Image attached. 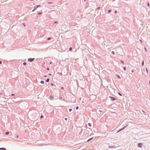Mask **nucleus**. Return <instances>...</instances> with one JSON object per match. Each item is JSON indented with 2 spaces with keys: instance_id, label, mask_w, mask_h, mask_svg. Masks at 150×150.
Here are the masks:
<instances>
[{
  "instance_id": "obj_1",
  "label": "nucleus",
  "mask_w": 150,
  "mask_h": 150,
  "mask_svg": "<svg viewBox=\"0 0 150 150\" xmlns=\"http://www.w3.org/2000/svg\"><path fill=\"white\" fill-rule=\"evenodd\" d=\"M128 126V125H126V126H125V127H122V128H121V129H120L117 132V133H118L119 132H120V131H122V130H123L125 128L127 127V126Z\"/></svg>"
},
{
  "instance_id": "obj_2",
  "label": "nucleus",
  "mask_w": 150,
  "mask_h": 150,
  "mask_svg": "<svg viewBox=\"0 0 150 150\" xmlns=\"http://www.w3.org/2000/svg\"><path fill=\"white\" fill-rule=\"evenodd\" d=\"M35 59L34 58H29L28 59V61L29 62H31L33 61Z\"/></svg>"
},
{
  "instance_id": "obj_3",
  "label": "nucleus",
  "mask_w": 150,
  "mask_h": 150,
  "mask_svg": "<svg viewBox=\"0 0 150 150\" xmlns=\"http://www.w3.org/2000/svg\"><path fill=\"white\" fill-rule=\"evenodd\" d=\"M109 98H110L112 101H114L116 100V99L115 97H112L111 96H110Z\"/></svg>"
},
{
  "instance_id": "obj_4",
  "label": "nucleus",
  "mask_w": 150,
  "mask_h": 150,
  "mask_svg": "<svg viewBox=\"0 0 150 150\" xmlns=\"http://www.w3.org/2000/svg\"><path fill=\"white\" fill-rule=\"evenodd\" d=\"M142 144V143H139L138 144L137 146L138 147H141Z\"/></svg>"
},
{
  "instance_id": "obj_5",
  "label": "nucleus",
  "mask_w": 150,
  "mask_h": 150,
  "mask_svg": "<svg viewBox=\"0 0 150 150\" xmlns=\"http://www.w3.org/2000/svg\"><path fill=\"white\" fill-rule=\"evenodd\" d=\"M102 111L101 110H98L97 112V113H98V114L99 115H101V114H102Z\"/></svg>"
},
{
  "instance_id": "obj_6",
  "label": "nucleus",
  "mask_w": 150,
  "mask_h": 150,
  "mask_svg": "<svg viewBox=\"0 0 150 150\" xmlns=\"http://www.w3.org/2000/svg\"><path fill=\"white\" fill-rule=\"evenodd\" d=\"M49 98L51 100H53L54 99V97L53 96H50L49 97Z\"/></svg>"
},
{
  "instance_id": "obj_7",
  "label": "nucleus",
  "mask_w": 150,
  "mask_h": 150,
  "mask_svg": "<svg viewBox=\"0 0 150 150\" xmlns=\"http://www.w3.org/2000/svg\"><path fill=\"white\" fill-rule=\"evenodd\" d=\"M116 147L115 146V145L114 146H108V148H116Z\"/></svg>"
},
{
  "instance_id": "obj_8",
  "label": "nucleus",
  "mask_w": 150,
  "mask_h": 150,
  "mask_svg": "<svg viewBox=\"0 0 150 150\" xmlns=\"http://www.w3.org/2000/svg\"><path fill=\"white\" fill-rule=\"evenodd\" d=\"M6 149L5 148H0V150H6Z\"/></svg>"
},
{
  "instance_id": "obj_9",
  "label": "nucleus",
  "mask_w": 150,
  "mask_h": 150,
  "mask_svg": "<svg viewBox=\"0 0 150 150\" xmlns=\"http://www.w3.org/2000/svg\"><path fill=\"white\" fill-rule=\"evenodd\" d=\"M41 6L40 5H38L36 6H35V8H36L37 9V8H38V7H40Z\"/></svg>"
},
{
  "instance_id": "obj_10",
  "label": "nucleus",
  "mask_w": 150,
  "mask_h": 150,
  "mask_svg": "<svg viewBox=\"0 0 150 150\" xmlns=\"http://www.w3.org/2000/svg\"><path fill=\"white\" fill-rule=\"evenodd\" d=\"M144 60H143V61H142V66H143L144 65Z\"/></svg>"
},
{
  "instance_id": "obj_11",
  "label": "nucleus",
  "mask_w": 150,
  "mask_h": 150,
  "mask_svg": "<svg viewBox=\"0 0 150 150\" xmlns=\"http://www.w3.org/2000/svg\"><path fill=\"white\" fill-rule=\"evenodd\" d=\"M93 138V137L90 138V139H88V140L87 142H89V141L91 140Z\"/></svg>"
},
{
  "instance_id": "obj_12",
  "label": "nucleus",
  "mask_w": 150,
  "mask_h": 150,
  "mask_svg": "<svg viewBox=\"0 0 150 150\" xmlns=\"http://www.w3.org/2000/svg\"><path fill=\"white\" fill-rule=\"evenodd\" d=\"M52 39V38H50V37H49V38H48L47 39V40H51V39Z\"/></svg>"
},
{
  "instance_id": "obj_13",
  "label": "nucleus",
  "mask_w": 150,
  "mask_h": 150,
  "mask_svg": "<svg viewBox=\"0 0 150 150\" xmlns=\"http://www.w3.org/2000/svg\"><path fill=\"white\" fill-rule=\"evenodd\" d=\"M49 80H50V79H49V78H48V79H46V82H49Z\"/></svg>"
},
{
  "instance_id": "obj_14",
  "label": "nucleus",
  "mask_w": 150,
  "mask_h": 150,
  "mask_svg": "<svg viewBox=\"0 0 150 150\" xmlns=\"http://www.w3.org/2000/svg\"><path fill=\"white\" fill-rule=\"evenodd\" d=\"M112 10L111 9H109L108 11V13H110L111 11Z\"/></svg>"
},
{
  "instance_id": "obj_15",
  "label": "nucleus",
  "mask_w": 150,
  "mask_h": 150,
  "mask_svg": "<svg viewBox=\"0 0 150 150\" xmlns=\"http://www.w3.org/2000/svg\"><path fill=\"white\" fill-rule=\"evenodd\" d=\"M100 8V7H98L97 9L96 10V11H97L98 10H99Z\"/></svg>"
},
{
  "instance_id": "obj_16",
  "label": "nucleus",
  "mask_w": 150,
  "mask_h": 150,
  "mask_svg": "<svg viewBox=\"0 0 150 150\" xmlns=\"http://www.w3.org/2000/svg\"><path fill=\"white\" fill-rule=\"evenodd\" d=\"M36 9V8L34 7L33 9L32 10V12H34L35 10Z\"/></svg>"
},
{
  "instance_id": "obj_17",
  "label": "nucleus",
  "mask_w": 150,
  "mask_h": 150,
  "mask_svg": "<svg viewBox=\"0 0 150 150\" xmlns=\"http://www.w3.org/2000/svg\"><path fill=\"white\" fill-rule=\"evenodd\" d=\"M40 83L42 84H43L44 83V81H40Z\"/></svg>"
},
{
  "instance_id": "obj_18",
  "label": "nucleus",
  "mask_w": 150,
  "mask_h": 150,
  "mask_svg": "<svg viewBox=\"0 0 150 150\" xmlns=\"http://www.w3.org/2000/svg\"><path fill=\"white\" fill-rule=\"evenodd\" d=\"M72 50V48L71 47H70L69 48V51H71Z\"/></svg>"
},
{
  "instance_id": "obj_19",
  "label": "nucleus",
  "mask_w": 150,
  "mask_h": 150,
  "mask_svg": "<svg viewBox=\"0 0 150 150\" xmlns=\"http://www.w3.org/2000/svg\"><path fill=\"white\" fill-rule=\"evenodd\" d=\"M9 134V132H5V134L6 135H8Z\"/></svg>"
},
{
  "instance_id": "obj_20",
  "label": "nucleus",
  "mask_w": 150,
  "mask_h": 150,
  "mask_svg": "<svg viewBox=\"0 0 150 150\" xmlns=\"http://www.w3.org/2000/svg\"><path fill=\"white\" fill-rule=\"evenodd\" d=\"M88 125L90 127H91V123H88Z\"/></svg>"
},
{
  "instance_id": "obj_21",
  "label": "nucleus",
  "mask_w": 150,
  "mask_h": 150,
  "mask_svg": "<svg viewBox=\"0 0 150 150\" xmlns=\"http://www.w3.org/2000/svg\"><path fill=\"white\" fill-rule=\"evenodd\" d=\"M117 77L119 79H120V78H121L120 76L118 75H117Z\"/></svg>"
},
{
  "instance_id": "obj_22",
  "label": "nucleus",
  "mask_w": 150,
  "mask_h": 150,
  "mask_svg": "<svg viewBox=\"0 0 150 150\" xmlns=\"http://www.w3.org/2000/svg\"><path fill=\"white\" fill-rule=\"evenodd\" d=\"M23 65H26V63L25 62H24L23 63Z\"/></svg>"
},
{
  "instance_id": "obj_23",
  "label": "nucleus",
  "mask_w": 150,
  "mask_h": 150,
  "mask_svg": "<svg viewBox=\"0 0 150 150\" xmlns=\"http://www.w3.org/2000/svg\"><path fill=\"white\" fill-rule=\"evenodd\" d=\"M112 53L113 54H115V52H114L112 51Z\"/></svg>"
},
{
  "instance_id": "obj_24",
  "label": "nucleus",
  "mask_w": 150,
  "mask_h": 150,
  "mask_svg": "<svg viewBox=\"0 0 150 150\" xmlns=\"http://www.w3.org/2000/svg\"><path fill=\"white\" fill-rule=\"evenodd\" d=\"M120 62H121L122 64H124V62L122 60H121Z\"/></svg>"
},
{
  "instance_id": "obj_25",
  "label": "nucleus",
  "mask_w": 150,
  "mask_h": 150,
  "mask_svg": "<svg viewBox=\"0 0 150 150\" xmlns=\"http://www.w3.org/2000/svg\"><path fill=\"white\" fill-rule=\"evenodd\" d=\"M123 69L124 70H126V67H123Z\"/></svg>"
},
{
  "instance_id": "obj_26",
  "label": "nucleus",
  "mask_w": 150,
  "mask_h": 150,
  "mask_svg": "<svg viewBox=\"0 0 150 150\" xmlns=\"http://www.w3.org/2000/svg\"><path fill=\"white\" fill-rule=\"evenodd\" d=\"M54 23L55 24H57L58 23V22L57 21H54Z\"/></svg>"
},
{
  "instance_id": "obj_27",
  "label": "nucleus",
  "mask_w": 150,
  "mask_h": 150,
  "mask_svg": "<svg viewBox=\"0 0 150 150\" xmlns=\"http://www.w3.org/2000/svg\"><path fill=\"white\" fill-rule=\"evenodd\" d=\"M147 5V6H150V4H149V2H148Z\"/></svg>"
},
{
  "instance_id": "obj_28",
  "label": "nucleus",
  "mask_w": 150,
  "mask_h": 150,
  "mask_svg": "<svg viewBox=\"0 0 150 150\" xmlns=\"http://www.w3.org/2000/svg\"><path fill=\"white\" fill-rule=\"evenodd\" d=\"M42 13V12H40L38 13V15H41V14Z\"/></svg>"
},
{
  "instance_id": "obj_29",
  "label": "nucleus",
  "mask_w": 150,
  "mask_h": 150,
  "mask_svg": "<svg viewBox=\"0 0 150 150\" xmlns=\"http://www.w3.org/2000/svg\"><path fill=\"white\" fill-rule=\"evenodd\" d=\"M72 110V109H69V112H71Z\"/></svg>"
},
{
  "instance_id": "obj_30",
  "label": "nucleus",
  "mask_w": 150,
  "mask_h": 150,
  "mask_svg": "<svg viewBox=\"0 0 150 150\" xmlns=\"http://www.w3.org/2000/svg\"><path fill=\"white\" fill-rule=\"evenodd\" d=\"M61 89H62V90L64 89V88L63 87H61Z\"/></svg>"
},
{
  "instance_id": "obj_31",
  "label": "nucleus",
  "mask_w": 150,
  "mask_h": 150,
  "mask_svg": "<svg viewBox=\"0 0 150 150\" xmlns=\"http://www.w3.org/2000/svg\"><path fill=\"white\" fill-rule=\"evenodd\" d=\"M146 70L147 74H148V69H147V68H146Z\"/></svg>"
},
{
  "instance_id": "obj_32",
  "label": "nucleus",
  "mask_w": 150,
  "mask_h": 150,
  "mask_svg": "<svg viewBox=\"0 0 150 150\" xmlns=\"http://www.w3.org/2000/svg\"><path fill=\"white\" fill-rule=\"evenodd\" d=\"M78 108H79L78 106H76V110H78Z\"/></svg>"
},
{
  "instance_id": "obj_33",
  "label": "nucleus",
  "mask_w": 150,
  "mask_h": 150,
  "mask_svg": "<svg viewBox=\"0 0 150 150\" xmlns=\"http://www.w3.org/2000/svg\"><path fill=\"white\" fill-rule=\"evenodd\" d=\"M43 115H41V116H40V118H43Z\"/></svg>"
},
{
  "instance_id": "obj_34",
  "label": "nucleus",
  "mask_w": 150,
  "mask_h": 150,
  "mask_svg": "<svg viewBox=\"0 0 150 150\" xmlns=\"http://www.w3.org/2000/svg\"><path fill=\"white\" fill-rule=\"evenodd\" d=\"M11 95L12 96H15V94H12Z\"/></svg>"
},
{
  "instance_id": "obj_35",
  "label": "nucleus",
  "mask_w": 150,
  "mask_h": 150,
  "mask_svg": "<svg viewBox=\"0 0 150 150\" xmlns=\"http://www.w3.org/2000/svg\"><path fill=\"white\" fill-rule=\"evenodd\" d=\"M50 85H51L52 86H53L54 85V84L52 83H50Z\"/></svg>"
},
{
  "instance_id": "obj_36",
  "label": "nucleus",
  "mask_w": 150,
  "mask_h": 150,
  "mask_svg": "<svg viewBox=\"0 0 150 150\" xmlns=\"http://www.w3.org/2000/svg\"><path fill=\"white\" fill-rule=\"evenodd\" d=\"M114 13H117V11L116 10V11H115Z\"/></svg>"
},
{
  "instance_id": "obj_37",
  "label": "nucleus",
  "mask_w": 150,
  "mask_h": 150,
  "mask_svg": "<svg viewBox=\"0 0 150 150\" xmlns=\"http://www.w3.org/2000/svg\"><path fill=\"white\" fill-rule=\"evenodd\" d=\"M144 49H145V51L146 52V51H147V49H146V47H145V48H144Z\"/></svg>"
},
{
  "instance_id": "obj_38",
  "label": "nucleus",
  "mask_w": 150,
  "mask_h": 150,
  "mask_svg": "<svg viewBox=\"0 0 150 150\" xmlns=\"http://www.w3.org/2000/svg\"><path fill=\"white\" fill-rule=\"evenodd\" d=\"M47 70H50V69H49V68H47Z\"/></svg>"
},
{
  "instance_id": "obj_39",
  "label": "nucleus",
  "mask_w": 150,
  "mask_h": 150,
  "mask_svg": "<svg viewBox=\"0 0 150 150\" xmlns=\"http://www.w3.org/2000/svg\"><path fill=\"white\" fill-rule=\"evenodd\" d=\"M119 93V94L120 95V96H122V94H121L120 93Z\"/></svg>"
},
{
  "instance_id": "obj_40",
  "label": "nucleus",
  "mask_w": 150,
  "mask_h": 150,
  "mask_svg": "<svg viewBox=\"0 0 150 150\" xmlns=\"http://www.w3.org/2000/svg\"><path fill=\"white\" fill-rule=\"evenodd\" d=\"M2 64V61H0V64Z\"/></svg>"
},
{
  "instance_id": "obj_41",
  "label": "nucleus",
  "mask_w": 150,
  "mask_h": 150,
  "mask_svg": "<svg viewBox=\"0 0 150 150\" xmlns=\"http://www.w3.org/2000/svg\"><path fill=\"white\" fill-rule=\"evenodd\" d=\"M65 119V120H67V118H65V119Z\"/></svg>"
},
{
  "instance_id": "obj_42",
  "label": "nucleus",
  "mask_w": 150,
  "mask_h": 150,
  "mask_svg": "<svg viewBox=\"0 0 150 150\" xmlns=\"http://www.w3.org/2000/svg\"><path fill=\"white\" fill-rule=\"evenodd\" d=\"M48 4H51V3H52V2H49L48 3Z\"/></svg>"
},
{
  "instance_id": "obj_43",
  "label": "nucleus",
  "mask_w": 150,
  "mask_h": 150,
  "mask_svg": "<svg viewBox=\"0 0 150 150\" xmlns=\"http://www.w3.org/2000/svg\"><path fill=\"white\" fill-rule=\"evenodd\" d=\"M52 63V62H51L50 63V64H51Z\"/></svg>"
},
{
  "instance_id": "obj_44",
  "label": "nucleus",
  "mask_w": 150,
  "mask_h": 150,
  "mask_svg": "<svg viewBox=\"0 0 150 150\" xmlns=\"http://www.w3.org/2000/svg\"><path fill=\"white\" fill-rule=\"evenodd\" d=\"M16 137L17 138H18V135H16Z\"/></svg>"
},
{
  "instance_id": "obj_45",
  "label": "nucleus",
  "mask_w": 150,
  "mask_h": 150,
  "mask_svg": "<svg viewBox=\"0 0 150 150\" xmlns=\"http://www.w3.org/2000/svg\"><path fill=\"white\" fill-rule=\"evenodd\" d=\"M49 75H50V76H51V75H52V74H49Z\"/></svg>"
},
{
  "instance_id": "obj_46",
  "label": "nucleus",
  "mask_w": 150,
  "mask_h": 150,
  "mask_svg": "<svg viewBox=\"0 0 150 150\" xmlns=\"http://www.w3.org/2000/svg\"><path fill=\"white\" fill-rule=\"evenodd\" d=\"M133 72H134V71L133 70H132V73Z\"/></svg>"
},
{
  "instance_id": "obj_47",
  "label": "nucleus",
  "mask_w": 150,
  "mask_h": 150,
  "mask_svg": "<svg viewBox=\"0 0 150 150\" xmlns=\"http://www.w3.org/2000/svg\"><path fill=\"white\" fill-rule=\"evenodd\" d=\"M47 76H44V77H46Z\"/></svg>"
},
{
  "instance_id": "obj_48",
  "label": "nucleus",
  "mask_w": 150,
  "mask_h": 150,
  "mask_svg": "<svg viewBox=\"0 0 150 150\" xmlns=\"http://www.w3.org/2000/svg\"><path fill=\"white\" fill-rule=\"evenodd\" d=\"M142 112L144 113H145V112L143 110H142Z\"/></svg>"
},
{
  "instance_id": "obj_49",
  "label": "nucleus",
  "mask_w": 150,
  "mask_h": 150,
  "mask_svg": "<svg viewBox=\"0 0 150 150\" xmlns=\"http://www.w3.org/2000/svg\"><path fill=\"white\" fill-rule=\"evenodd\" d=\"M43 63H44V64H45V62H43Z\"/></svg>"
},
{
  "instance_id": "obj_50",
  "label": "nucleus",
  "mask_w": 150,
  "mask_h": 150,
  "mask_svg": "<svg viewBox=\"0 0 150 150\" xmlns=\"http://www.w3.org/2000/svg\"><path fill=\"white\" fill-rule=\"evenodd\" d=\"M23 24H24V26H25V24H24V23H23Z\"/></svg>"
},
{
  "instance_id": "obj_51",
  "label": "nucleus",
  "mask_w": 150,
  "mask_h": 150,
  "mask_svg": "<svg viewBox=\"0 0 150 150\" xmlns=\"http://www.w3.org/2000/svg\"><path fill=\"white\" fill-rule=\"evenodd\" d=\"M86 0H84V1H86Z\"/></svg>"
},
{
  "instance_id": "obj_52",
  "label": "nucleus",
  "mask_w": 150,
  "mask_h": 150,
  "mask_svg": "<svg viewBox=\"0 0 150 150\" xmlns=\"http://www.w3.org/2000/svg\"><path fill=\"white\" fill-rule=\"evenodd\" d=\"M140 41H141V42H142V41L141 40H140Z\"/></svg>"
},
{
  "instance_id": "obj_53",
  "label": "nucleus",
  "mask_w": 150,
  "mask_h": 150,
  "mask_svg": "<svg viewBox=\"0 0 150 150\" xmlns=\"http://www.w3.org/2000/svg\"><path fill=\"white\" fill-rule=\"evenodd\" d=\"M115 0H113V1H115Z\"/></svg>"
},
{
  "instance_id": "obj_54",
  "label": "nucleus",
  "mask_w": 150,
  "mask_h": 150,
  "mask_svg": "<svg viewBox=\"0 0 150 150\" xmlns=\"http://www.w3.org/2000/svg\"><path fill=\"white\" fill-rule=\"evenodd\" d=\"M149 83H150V81L149 82Z\"/></svg>"
}]
</instances>
